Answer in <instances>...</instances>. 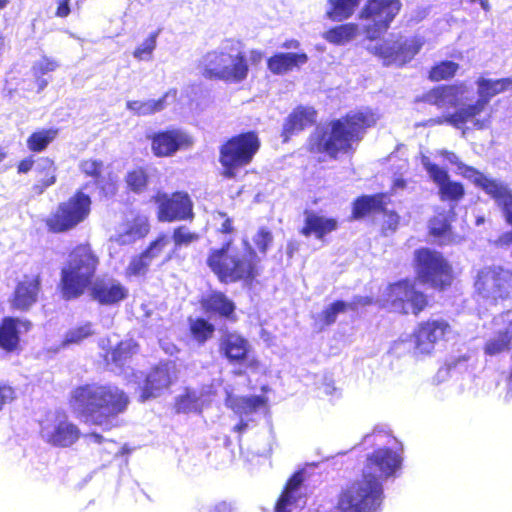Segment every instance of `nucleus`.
<instances>
[{
    "label": "nucleus",
    "mask_w": 512,
    "mask_h": 512,
    "mask_svg": "<svg viewBox=\"0 0 512 512\" xmlns=\"http://www.w3.org/2000/svg\"><path fill=\"white\" fill-rule=\"evenodd\" d=\"M129 403L128 396L114 385L98 383L84 384L74 388L70 406L85 423L100 426L105 430L118 425V415Z\"/></svg>",
    "instance_id": "obj_1"
},
{
    "label": "nucleus",
    "mask_w": 512,
    "mask_h": 512,
    "mask_svg": "<svg viewBox=\"0 0 512 512\" xmlns=\"http://www.w3.org/2000/svg\"><path fill=\"white\" fill-rule=\"evenodd\" d=\"M378 117L370 109L351 112L346 117L333 121L330 128L318 129L311 138V147L335 157L339 152H348L358 142L364 129L371 127Z\"/></svg>",
    "instance_id": "obj_2"
},
{
    "label": "nucleus",
    "mask_w": 512,
    "mask_h": 512,
    "mask_svg": "<svg viewBox=\"0 0 512 512\" xmlns=\"http://www.w3.org/2000/svg\"><path fill=\"white\" fill-rule=\"evenodd\" d=\"M255 259V252L244 240L242 249L233 246L230 241L221 248L211 249L206 262L221 282L233 283L257 275Z\"/></svg>",
    "instance_id": "obj_3"
},
{
    "label": "nucleus",
    "mask_w": 512,
    "mask_h": 512,
    "mask_svg": "<svg viewBox=\"0 0 512 512\" xmlns=\"http://www.w3.org/2000/svg\"><path fill=\"white\" fill-rule=\"evenodd\" d=\"M204 77L223 80L228 83H240L248 76V64L238 41L226 39L201 60Z\"/></svg>",
    "instance_id": "obj_4"
},
{
    "label": "nucleus",
    "mask_w": 512,
    "mask_h": 512,
    "mask_svg": "<svg viewBox=\"0 0 512 512\" xmlns=\"http://www.w3.org/2000/svg\"><path fill=\"white\" fill-rule=\"evenodd\" d=\"M99 258L89 245H79L68 255L61 268V290L65 299H75L91 287Z\"/></svg>",
    "instance_id": "obj_5"
},
{
    "label": "nucleus",
    "mask_w": 512,
    "mask_h": 512,
    "mask_svg": "<svg viewBox=\"0 0 512 512\" xmlns=\"http://www.w3.org/2000/svg\"><path fill=\"white\" fill-rule=\"evenodd\" d=\"M383 485L364 477L351 483L339 497L338 512H379L383 501Z\"/></svg>",
    "instance_id": "obj_6"
},
{
    "label": "nucleus",
    "mask_w": 512,
    "mask_h": 512,
    "mask_svg": "<svg viewBox=\"0 0 512 512\" xmlns=\"http://www.w3.org/2000/svg\"><path fill=\"white\" fill-rule=\"evenodd\" d=\"M438 154L445 158L450 164L456 165L464 177L481 188L487 195L494 199L496 203L502 205L508 220L512 223V189H510L505 182L488 177L476 169L464 165L454 152L440 150Z\"/></svg>",
    "instance_id": "obj_7"
},
{
    "label": "nucleus",
    "mask_w": 512,
    "mask_h": 512,
    "mask_svg": "<svg viewBox=\"0 0 512 512\" xmlns=\"http://www.w3.org/2000/svg\"><path fill=\"white\" fill-rule=\"evenodd\" d=\"M379 302L385 308L402 314L418 315L427 306V297L415 288L414 283L399 281L388 285L381 293Z\"/></svg>",
    "instance_id": "obj_8"
},
{
    "label": "nucleus",
    "mask_w": 512,
    "mask_h": 512,
    "mask_svg": "<svg viewBox=\"0 0 512 512\" xmlns=\"http://www.w3.org/2000/svg\"><path fill=\"white\" fill-rule=\"evenodd\" d=\"M91 199L79 191L67 201L59 204L57 209L46 219V225L52 232H65L83 222L90 213Z\"/></svg>",
    "instance_id": "obj_9"
},
{
    "label": "nucleus",
    "mask_w": 512,
    "mask_h": 512,
    "mask_svg": "<svg viewBox=\"0 0 512 512\" xmlns=\"http://www.w3.org/2000/svg\"><path fill=\"white\" fill-rule=\"evenodd\" d=\"M478 296L488 304H497L512 294V272L500 266L485 267L477 276Z\"/></svg>",
    "instance_id": "obj_10"
},
{
    "label": "nucleus",
    "mask_w": 512,
    "mask_h": 512,
    "mask_svg": "<svg viewBox=\"0 0 512 512\" xmlns=\"http://www.w3.org/2000/svg\"><path fill=\"white\" fill-rule=\"evenodd\" d=\"M260 147L258 136L247 132L230 139L220 150V162L225 176L233 177V169L249 164Z\"/></svg>",
    "instance_id": "obj_11"
},
{
    "label": "nucleus",
    "mask_w": 512,
    "mask_h": 512,
    "mask_svg": "<svg viewBox=\"0 0 512 512\" xmlns=\"http://www.w3.org/2000/svg\"><path fill=\"white\" fill-rule=\"evenodd\" d=\"M415 259L417 274L423 283L440 288L450 284L451 266L441 253L424 248L415 252Z\"/></svg>",
    "instance_id": "obj_12"
},
{
    "label": "nucleus",
    "mask_w": 512,
    "mask_h": 512,
    "mask_svg": "<svg viewBox=\"0 0 512 512\" xmlns=\"http://www.w3.org/2000/svg\"><path fill=\"white\" fill-rule=\"evenodd\" d=\"M491 109L479 98L474 103L460 102L458 108L453 114L435 120L438 124L447 123L457 129L462 130V136L465 137L468 127L471 124L473 128L482 130L490 126Z\"/></svg>",
    "instance_id": "obj_13"
},
{
    "label": "nucleus",
    "mask_w": 512,
    "mask_h": 512,
    "mask_svg": "<svg viewBox=\"0 0 512 512\" xmlns=\"http://www.w3.org/2000/svg\"><path fill=\"white\" fill-rule=\"evenodd\" d=\"M402 465L400 453L391 447H381L367 456L362 477L375 480L383 485V481L396 476Z\"/></svg>",
    "instance_id": "obj_14"
},
{
    "label": "nucleus",
    "mask_w": 512,
    "mask_h": 512,
    "mask_svg": "<svg viewBox=\"0 0 512 512\" xmlns=\"http://www.w3.org/2000/svg\"><path fill=\"white\" fill-rule=\"evenodd\" d=\"M424 40L421 37L391 42L384 40L370 46L369 49L383 58L385 64L403 65L409 62L422 48Z\"/></svg>",
    "instance_id": "obj_15"
},
{
    "label": "nucleus",
    "mask_w": 512,
    "mask_h": 512,
    "mask_svg": "<svg viewBox=\"0 0 512 512\" xmlns=\"http://www.w3.org/2000/svg\"><path fill=\"white\" fill-rule=\"evenodd\" d=\"M400 8L399 0H368L361 13L362 18L373 23V27H367L368 37L374 39L384 32L399 13Z\"/></svg>",
    "instance_id": "obj_16"
},
{
    "label": "nucleus",
    "mask_w": 512,
    "mask_h": 512,
    "mask_svg": "<svg viewBox=\"0 0 512 512\" xmlns=\"http://www.w3.org/2000/svg\"><path fill=\"white\" fill-rule=\"evenodd\" d=\"M40 433L47 443L60 447L71 446L80 436L78 427L60 413L49 415L41 423Z\"/></svg>",
    "instance_id": "obj_17"
},
{
    "label": "nucleus",
    "mask_w": 512,
    "mask_h": 512,
    "mask_svg": "<svg viewBox=\"0 0 512 512\" xmlns=\"http://www.w3.org/2000/svg\"><path fill=\"white\" fill-rule=\"evenodd\" d=\"M453 334L450 324L444 319H430L418 325L414 331V348L418 354H430L435 344L447 340Z\"/></svg>",
    "instance_id": "obj_18"
},
{
    "label": "nucleus",
    "mask_w": 512,
    "mask_h": 512,
    "mask_svg": "<svg viewBox=\"0 0 512 512\" xmlns=\"http://www.w3.org/2000/svg\"><path fill=\"white\" fill-rule=\"evenodd\" d=\"M155 202L158 204V217L161 221L172 222L193 217V205L187 193H158Z\"/></svg>",
    "instance_id": "obj_19"
},
{
    "label": "nucleus",
    "mask_w": 512,
    "mask_h": 512,
    "mask_svg": "<svg viewBox=\"0 0 512 512\" xmlns=\"http://www.w3.org/2000/svg\"><path fill=\"white\" fill-rule=\"evenodd\" d=\"M493 329L485 341L484 353L496 356L505 351H512V310L494 317Z\"/></svg>",
    "instance_id": "obj_20"
},
{
    "label": "nucleus",
    "mask_w": 512,
    "mask_h": 512,
    "mask_svg": "<svg viewBox=\"0 0 512 512\" xmlns=\"http://www.w3.org/2000/svg\"><path fill=\"white\" fill-rule=\"evenodd\" d=\"M421 162L429 177L437 185L442 201L458 202L462 199L464 196V187L461 183L452 181L448 172L432 163L428 157L423 156Z\"/></svg>",
    "instance_id": "obj_21"
},
{
    "label": "nucleus",
    "mask_w": 512,
    "mask_h": 512,
    "mask_svg": "<svg viewBox=\"0 0 512 512\" xmlns=\"http://www.w3.org/2000/svg\"><path fill=\"white\" fill-rule=\"evenodd\" d=\"M177 378L176 364L172 361L154 367L146 376L141 398L146 400L159 396Z\"/></svg>",
    "instance_id": "obj_22"
},
{
    "label": "nucleus",
    "mask_w": 512,
    "mask_h": 512,
    "mask_svg": "<svg viewBox=\"0 0 512 512\" xmlns=\"http://www.w3.org/2000/svg\"><path fill=\"white\" fill-rule=\"evenodd\" d=\"M32 322L26 318L4 317L0 321V349L14 353L20 349L21 336L32 329Z\"/></svg>",
    "instance_id": "obj_23"
},
{
    "label": "nucleus",
    "mask_w": 512,
    "mask_h": 512,
    "mask_svg": "<svg viewBox=\"0 0 512 512\" xmlns=\"http://www.w3.org/2000/svg\"><path fill=\"white\" fill-rule=\"evenodd\" d=\"M90 295L102 305H114L128 296V289L119 280L104 276L93 282L90 287Z\"/></svg>",
    "instance_id": "obj_24"
},
{
    "label": "nucleus",
    "mask_w": 512,
    "mask_h": 512,
    "mask_svg": "<svg viewBox=\"0 0 512 512\" xmlns=\"http://www.w3.org/2000/svg\"><path fill=\"white\" fill-rule=\"evenodd\" d=\"M40 285L39 274L24 275L15 286L10 300L11 307L28 311L38 300Z\"/></svg>",
    "instance_id": "obj_25"
},
{
    "label": "nucleus",
    "mask_w": 512,
    "mask_h": 512,
    "mask_svg": "<svg viewBox=\"0 0 512 512\" xmlns=\"http://www.w3.org/2000/svg\"><path fill=\"white\" fill-rule=\"evenodd\" d=\"M191 144L192 139L187 133L174 129L156 134L152 139V150L156 156L166 157Z\"/></svg>",
    "instance_id": "obj_26"
},
{
    "label": "nucleus",
    "mask_w": 512,
    "mask_h": 512,
    "mask_svg": "<svg viewBox=\"0 0 512 512\" xmlns=\"http://www.w3.org/2000/svg\"><path fill=\"white\" fill-rule=\"evenodd\" d=\"M250 344L236 332H224L219 340V352L232 363L243 362L248 355Z\"/></svg>",
    "instance_id": "obj_27"
},
{
    "label": "nucleus",
    "mask_w": 512,
    "mask_h": 512,
    "mask_svg": "<svg viewBox=\"0 0 512 512\" xmlns=\"http://www.w3.org/2000/svg\"><path fill=\"white\" fill-rule=\"evenodd\" d=\"M467 88L464 85L459 86H441L432 89L424 96V101L444 109L457 107L465 98Z\"/></svg>",
    "instance_id": "obj_28"
},
{
    "label": "nucleus",
    "mask_w": 512,
    "mask_h": 512,
    "mask_svg": "<svg viewBox=\"0 0 512 512\" xmlns=\"http://www.w3.org/2000/svg\"><path fill=\"white\" fill-rule=\"evenodd\" d=\"M304 216V225L300 230V233L305 237L314 236L315 238L322 240L327 234L337 228V221L333 218H328L309 211H306Z\"/></svg>",
    "instance_id": "obj_29"
},
{
    "label": "nucleus",
    "mask_w": 512,
    "mask_h": 512,
    "mask_svg": "<svg viewBox=\"0 0 512 512\" xmlns=\"http://www.w3.org/2000/svg\"><path fill=\"white\" fill-rule=\"evenodd\" d=\"M315 116L316 112L311 107L299 106L294 109L283 125L282 136L284 141H288L291 136L312 125L315 122Z\"/></svg>",
    "instance_id": "obj_30"
},
{
    "label": "nucleus",
    "mask_w": 512,
    "mask_h": 512,
    "mask_svg": "<svg viewBox=\"0 0 512 512\" xmlns=\"http://www.w3.org/2000/svg\"><path fill=\"white\" fill-rule=\"evenodd\" d=\"M149 231V225L145 217H136L119 226L116 234L111 237L112 241L120 245H127L144 237Z\"/></svg>",
    "instance_id": "obj_31"
},
{
    "label": "nucleus",
    "mask_w": 512,
    "mask_h": 512,
    "mask_svg": "<svg viewBox=\"0 0 512 512\" xmlns=\"http://www.w3.org/2000/svg\"><path fill=\"white\" fill-rule=\"evenodd\" d=\"M165 245L166 242L164 238H159L154 241L145 252H143L138 257H134L130 261L128 267L126 268V276L131 277L144 275L152 260L161 254Z\"/></svg>",
    "instance_id": "obj_32"
},
{
    "label": "nucleus",
    "mask_w": 512,
    "mask_h": 512,
    "mask_svg": "<svg viewBox=\"0 0 512 512\" xmlns=\"http://www.w3.org/2000/svg\"><path fill=\"white\" fill-rule=\"evenodd\" d=\"M176 91L170 90L159 99H148L145 101L129 100L126 102V108L137 116H148L164 110L169 101H174Z\"/></svg>",
    "instance_id": "obj_33"
},
{
    "label": "nucleus",
    "mask_w": 512,
    "mask_h": 512,
    "mask_svg": "<svg viewBox=\"0 0 512 512\" xmlns=\"http://www.w3.org/2000/svg\"><path fill=\"white\" fill-rule=\"evenodd\" d=\"M303 476L295 473L288 481L283 493L276 502L274 512H292L301 500V483Z\"/></svg>",
    "instance_id": "obj_34"
},
{
    "label": "nucleus",
    "mask_w": 512,
    "mask_h": 512,
    "mask_svg": "<svg viewBox=\"0 0 512 512\" xmlns=\"http://www.w3.org/2000/svg\"><path fill=\"white\" fill-rule=\"evenodd\" d=\"M307 60L305 53H279L268 59V69L273 74H284L305 64Z\"/></svg>",
    "instance_id": "obj_35"
},
{
    "label": "nucleus",
    "mask_w": 512,
    "mask_h": 512,
    "mask_svg": "<svg viewBox=\"0 0 512 512\" xmlns=\"http://www.w3.org/2000/svg\"><path fill=\"white\" fill-rule=\"evenodd\" d=\"M478 96L487 106L492 97L512 88V78H502L497 80L480 78L477 81Z\"/></svg>",
    "instance_id": "obj_36"
},
{
    "label": "nucleus",
    "mask_w": 512,
    "mask_h": 512,
    "mask_svg": "<svg viewBox=\"0 0 512 512\" xmlns=\"http://www.w3.org/2000/svg\"><path fill=\"white\" fill-rule=\"evenodd\" d=\"M226 405L236 414L249 415L265 405L263 396L233 397L226 391Z\"/></svg>",
    "instance_id": "obj_37"
},
{
    "label": "nucleus",
    "mask_w": 512,
    "mask_h": 512,
    "mask_svg": "<svg viewBox=\"0 0 512 512\" xmlns=\"http://www.w3.org/2000/svg\"><path fill=\"white\" fill-rule=\"evenodd\" d=\"M429 229L431 235L438 239L439 244L446 245L458 241V237L453 234L450 228L448 216L438 214L430 220Z\"/></svg>",
    "instance_id": "obj_38"
},
{
    "label": "nucleus",
    "mask_w": 512,
    "mask_h": 512,
    "mask_svg": "<svg viewBox=\"0 0 512 512\" xmlns=\"http://www.w3.org/2000/svg\"><path fill=\"white\" fill-rule=\"evenodd\" d=\"M371 303L369 297H356L352 303L344 301H336L328 306L318 317L323 322V325H330L336 321L339 313L344 312L348 307L355 309L357 306L368 305Z\"/></svg>",
    "instance_id": "obj_39"
},
{
    "label": "nucleus",
    "mask_w": 512,
    "mask_h": 512,
    "mask_svg": "<svg viewBox=\"0 0 512 512\" xmlns=\"http://www.w3.org/2000/svg\"><path fill=\"white\" fill-rule=\"evenodd\" d=\"M203 393L196 390L186 389L176 400V409L178 412L190 413L199 412L206 405V399Z\"/></svg>",
    "instance_id": "obj_40"
},
{
    "label": "nucleus",
    "mask_w": 512,
    "mask_h": 512,
    "mask_svg": "<svg viewBox=\"0 0 512 512\" xmlns=\"http://www.w3.org/2000/svg\"><path fill=\"white\" fill-rule=\"evenodd\" d=\"M36 171L38 173V184L35 189L38 193H42L47 187L53 185L56 181V167L54 162L49 158L39 159Z\"/></svg>",
    "instance_id": "obj_41"
},
{
    "label": "nucleus",
    "mask_w": 512,
    "mask_h": 512,
    "mask_svg": "<svg viewBox=\"0 0 512 512\" xmlns=\"http://www.w3.org/2000/svg\"><path fill=\"white\" fill-rule=\"evenodd\" d=\"M327 15L332 20L342 21L350 17L360 0H328Z\"/></svg>",
    "instance_id": "obj_42"
},
{
    "label": "nucleus",
    "mask_w": 512,
    "mask_h": 512,
    "mask_svg": "<svg viewBox=\"0 0 512 512\" xmlns=\"http://www.w3.org/2000/svg\"><path fill=\"white\" fill-rule=\"evenodd\" d=\"M208 311L218 313L221 316L229 317L235 309L234 304L222 293L211 294L204 302Z\"/></svg>",
    "instance_id": "obj_43"
},
{
    "label": "nucleus",
    "mask_w": 512,
    "mask_h": 512,
    "mask_svg": "<svg viewBox=\"0 0 512 512\" xmlns=\"http://www.w3.org/2000/svg\"><path fill=\"white\" fill-rule=\"evenodd\" d=\"M357 32V27L353 24H344L326 31L323 37L330 43L343 45L352 40Z\"/></svg>",
    "instance_id": "obj_44"
},
{
    "label": "nucleus",
    "mask_w": 512,
    "mask_h": 512,
    "mask_svg": "<svg viewBox=\"0 0 512 512\" xmlns=\"http://www.w3.org/2000/svg\"><path fill=\"white\" fill-rule=\"evenodd\" d=\"M383 196H363L358 198L353 207V215L355 218L365 216L371 211L382 210Z\"/></svg>",
    "instance_id": "obj_45"
},
{
    "label": "nucleus",
    "mask_w": 512,
    "mask_h": 512,
    "mask_svg": "<svg viewBox=\"0 0 512 512\" xmlns=\"http://www.w3.org/2000/svg\"><path fill=\"white\" fill-rule=\"evenodd\" d=\"M161 30L151 32L133 51V57L138 61H151L157 47V39Z\"/></svg>",
    "instance_id": "obj_46"
},
{
    "label": "nucleus",
    "mask_w": 512,
    "mask_h": 512,
    "mask_svg": "<svg viewBox=\"0 0 512 512\" xmlns=\"http://www.w3.org/2000/svg\"><path fill=\"white\" fill-rule=\"evenodd\" d=\"M57 130L42 129L32 133L27 139V147L33 152H41L55 139Z\"/></svg>",
    "instance_id": "obj_47"
},
{
    "label": "nucleus",
    "mask_w": 512,
    "mask_h": 512,
    "mask_svg": "<svg viewBox=\"0 0 512 512\" xmlns=\"http://www.w3.org/2000/svg\"><path fill=\"white\" fill-rule=\"evenodd\" d=\"M138 345L132 340L121 341L111 351V361L118 367H122L133 354L137 352Z\"/></svg>",
    "instance_id": "obj_48"
},
{
    "label": "nucleus",
    "mask_w": 512,
    "mask_h": 512,
    "mask_svg": "<svg viewBox=\"0 0 512 512\" xmlns=\"http://www.w3.org/2000/svg\"><path fill=\"white\" fill-rule=\"evenodd\" d=\"M79 169L85 176L94 179L96 184L103 185L105 183L103 161L93 158L85 159L80 162Z\"/></svg>",
    "instance_id": "obj_49"
},
{
    "label": "nucleus",
    "mask_w": 512,
    "mask_h": 512,
    "mask_svg": "<svg viewBox=\"0 0 512 512\" xmlns=\"http://www.w3.org/2000/svg\"><path fill=\"white\" fill-rule=\"evenodd\" d=\"M189 324L191 335L199 344H204L215 331L214 325L202 318L189 319Z\"/></svg>",
    "instance_id": "obj_50"
},
{
    "label": "nucleus",
    "mask_w": 512,
    "mask_h": 512,
    "mask_svg": "<svg viewBox=\"0 0 512 512\" xmlns=\"http://www.w3.org/2000/svg\"><path fill=\"white\" fill-rule=\"evenodd\" d=\"M94 333L91 323H85L80 326L71 328L68 330L64 336V339L61 343V347L65 348L70 345L79 344L84 339L88 338Z\"/></svg>",
    "instance_id": "obj_51"
},
{
    "label": "nucleus",
    "mask_w": 512,
    "mask_h": 512,
    "mask_svg": "<svg viewBox=\"0 0 512 512\" xmlns=\"http://www.w3.org/2000/svg\"><path fill=\"white\" fill-rule=\"evenodd\" d=\"M459 65L452 61H443L435 65L430 71V79L433 81L445 80L453 77L457 72Z\"/></svg>",
    "instance_id": "obj_52"
},
{
    "label": "nucleus",
    "mask_w": 512,
    "mask_h": 512,
    "mask_svg": "<svg viewBox=\"0 0 512 512\" xmlns=\"http://www.w3.org/2000/svg\"><path fill=\"white\" fill-rule=\"evenodd\" d=\"M173 241L175 244V248L187 247L190 244L199 240V234L192 232L186 226H180L176 228L173 232Z\"/></svg>",
    "instance_id": "obj_53"
},
{
    "label": "nucleus",
    "mask_w": 512,
    "mask_h": 512,
    "mask_svg": "<svg viewBox=\"0 0 512 512\" xmlns=\"http://www.w3.org/2000/svg\"><path fill=\"white\" fill-rule=\"evenodd\" d=\"M147 179L148 176L142 168L133 169L126 176L128 187L135 192H140L146 187Z\"/></svg>",
    "instance_id": "obj_54"
},
{
    "label": "nucleus",
    "mask_w": 512,
    "mask_h": 512,
    "mask_svg": "<svg viewBox=\"0 0 512 512\" xmlns=\"http://www.w3.org/2000/svg\"><path fill=\"white\" fill-rule=\"evenodd\" d=\"M58 63L52 58L42 56L34 62L32 70L35 77L43 76L49 72H53L58 68Z\"/></svg>",
    "instance_id": "obj_55"
},
{
    "label": "nucleus",
    "mask_w": 512,
    "mask_h": 512,
    "mask_svg": "<svg viewBox=\"0 0 512 512\" xmlns=\"http://www.w3.org/2000/svg\"><path fill=\"white\" fill-rule=\"evenodd\" d=\"M253 241L259 251L265 253L273 241V236L269 230L260 228L255 234Z\"/></svg>",
    "instance_id": "obj_56"
},
{
    "label": "nucleus",
    "mask_w": 512,
    "mask_h": 512,
    "mask_svg": "<svg viewBox=\"0 0 512 512\" xmlns=\"http://www.w3.org/2000/svg\"><path fill=\"white\" fill-rule=\"evenodd\" d=\"M16 397L13 387L5 383H0V410L4 405L11 403Z\"/></svg>",
    "instance_id": "obj_57"
},
{
    "label": "nucleus",
    "mask_w": 512,
    "mask_h": 512,
    "mask_svg": "<svg viewBox=\"0 0 512 512\" xmlns=\"http://www.w3.org/2000/svg\"><path fill=\"white\" fill-rule=\"evenodd\" d=\"M199 512H234V508L227 502H218L215 504H202Z\"/></svg>",
    "instance_id": "obj_58"
},
{
    "label": "nucleus",
    "mask_w": 512,
    "mask_h": 512,
    "mask_svg": "<svg viewBox=\"0 0 512 512\" xmlns=\"http://www.w3.org/2000/svg\"><path fill=\"white\" fill-rule=\"evenodd\" d=\"M399 223V216L390 211H383V229L394 232Z\"/></svg>",
    "instance_id": "obj_59"
},
{
    "label": "nucleus",
    "mask_w": 512,
    "mask_h": 512,
    "mask_svg": "<svg viewBox=\"0 0 512 512\" xmlns=\"http://www.w3.org/2000/svg\"><path fill=\"white\" fill-rule=\"evenodd\" d=\"M221 386L220 380H215L209 386H203L198 393H203L206 399V404L212 400V397L217 394L218 388Z\"/></svg>",
    "instance_id": "obj_60"
},
{
    "label": "nucleus",
    "mask_w": 512,
    "mask_h": 512,
    "mask_svg": "<svg viewBox=\"0 0 512 512\" xmlns=\"http://www.w3.org/2000/svg\"><path fill=\"white\" fill-rule=\"evenodd\" d=\"M70 0H60L59 5L57 8V16L59 17H66L70 13V7H69Z\"/></svg>",
    "instance_id": "obj_61"
},
{
    "label": "nucleus",
    "mask_w": 512,
    "mask_h": 512,
    "mask_svg": "<svg viewBox=\"0 0 512 512\" xmlns=\"http://www.w3.org/2000/svg\"><path fill=\"white\" fill-rule=\"evenodd\" d=\"M384 438L388 439L386 444H389L390 441H391L390 437L388 435L384 434V433H381V432H374L371 435H367L365 437V441L373 440L374 442H377L378 444H382V443H384V441H383Z\"/></svg>",
    "instance_id": "obj_62"
},
{
    "label": "nucleus",
    "mask_w": 512,
    "mask_h": 512,
    "mask_svg": "<svg viewBox=\"0 0 512 512\" xmlns=\"http://www.w3.org/2000/svg\"><path fill=\"white\" fill-rule=\"evenodd\" d=\"M218 216L223 220L219 230L222 233H230L233 230L230 218L226 217L223 213H218Z\"/></svg>",
    "instance_id": "obj_63"
},
{
    "label": "nucleus",
    "mask_w": 512,
    "mask_h": 512,
    "mask_svg": "<svg viewBox=\"0 0 512 512\" xmlns=\"http://www.w3.org/2000/svg\"><path fill=\"white\" fill-rule=\"evenodd\" d=\"M34 164V160L32 157H28L24 160H22L18 165V172L19 173H27L29 172Z\"/></svg>",
    "instance_id": "obj_64"
}]
</instances>
